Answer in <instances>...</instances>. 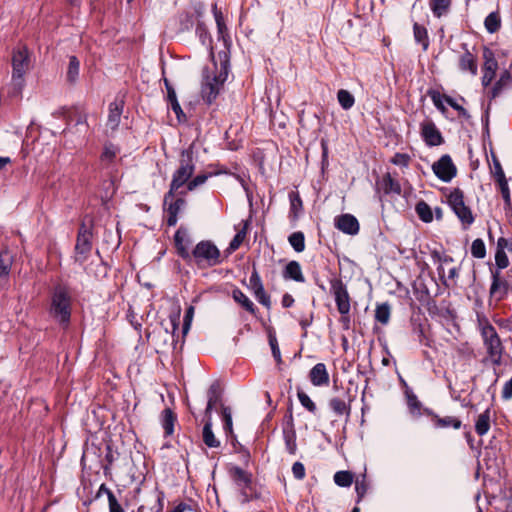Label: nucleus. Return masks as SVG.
<instances>
[{
    "instance_id": "nucleus-28",
    "label": "nucleus",
    "mask_w": 512,
    "mask_h": 512,
    "mask_svg": "<svg viewBox=\"0 0 512 512\" xmlns=\"http://www.w3.org/2000/svg\"><path fill=\"white\" fill-rule=\"evenodd\" d=\"M176 420L177 417L170 408L163 410L161 415V425L164 429L165 436H171L174 433V425Z\"/></svg>"
},
{
    "instance_id": "nucleus-2",
    "label": "nucleus",
    "mask_w": 512,
    "mask_h": 512,
    "mask_svg": "<svg viewBox=\"0 0 512 512\" xmlns=\"http://www.w3.org/2000/svg\"><path fill=\"white\" fill-rule=\"evenodd\" d=\"M72 312V295L67 284L58 283L51 291L49 313L60 325L68 326Z\"/></svg>"
},
{
    "instance_id": "nucleus-20",
    "label": "nucleus",
    "mask_w": 512,
    "mask_h": 512,
    "mask_svg": "<svg viewBox=\"0 0 512 512\" xmlns=\"http://www.w3.org/2000/svg\"><path fill=\"white\" fill-rule=\"evenodd\" d=\"M186 201L183 197H179L174 200V197L172 199H169L168 203L165 205V211L167 212V225L168 226H175L178 221V214L181 211V209L185 206Z\"/></svg>"
},
{
    "instance_id": "nucleus-17",
    "label": "nucleus",
    "mask_w": 512,
    "mask_h": 512,
    "mask_svg": "<svg viewBox=\"0 0 512 512\" xmlns=\"http://www.w3.org/2000/svg\"><path fill=\"white\" fill-rule=\"evenodd\" d=\"M174 242L178 255L186 261H191V252L189 251L191 241L188 238L185 229L179 228L176 231L174 235Z\"/></svg>"
},
{
    "instance_id": "nucleus-57",
    "label": "nucleus",
    "mask_w": 512,
    "mask_h": 512,
    "mask_svg": "<svg viewBox=\"0 0 512 512\" xmlns=\"http://www.w3.org/2000/svg\"><path fill=\"white\" fill-rule=\"evenodd\" d=\"M444 101L454 110H456L460 116L464 117L465 119L470 118L468 111L463 106L459 105L452 97L444 95Z\"/></svg>"
},
{
    "instance_id": "nucleus-33",
    "label": "nucleus",
    "mask_w": 512,
    "mask_h": 512,
    "mask_svg": "<svg viewBox=\"0 0 512 512\" xmlns=\"http://www.w3.org/2000/svg\"><path fill=\"white\" fill-rule=\"evenodd\" d=\"M289 201H290V217L293 219H297L299 214L303 210V202L297 191H291L289 193Z\"/></svg>"
},
{
    "instance_id": "nucleus-62",
    "label": "nucleus",
    "mask_w": 512,
    "mask_h": 512,
    "mask_svg": "<svg viewBox=\"0 0 512 512\" xmlns=\"http://www.w3.org/2000/svg\"><path fill=\"white\" fill-rule=\"evenodd\" d=\"M498 183H499L501 194H502V197H503L505 203L510 204L511 197H510V191H509L507 180L505 179V180L499 181Z\"/></svg>"
},
{
    "instance_id": "nucleus-8",
    "label": "nucleus",
    "mask_w": 512,
    "mask_h": 512,
    "mask_svg": "<svg viewBox=\"0 0 512 512\" xmlns=\"http://www.w3.org/2000/svg\"><path fill=\"white\" fill-rule=\"evenodd\" d=\"M206 10V4L201 1L192 2L186 9L180 12L175 19L178 23V31L185 32L189 31L197 26L198 22H201V17Z\"/></svg>"
},
{
    "instance_id": "nucleus-53",
    "label": "nucleus",
    "mask_w": 512,
    "mask_h": 512,
    "mask_svg": "<svg viewBox=\"0 0 512 512\" xmlns=\"http://www.w3.org/2000/svg\"><path fill=\"white\" fill-rule=\"evenodd\" d=\"M427 95L431 98L433 104L438 110H440L441 112H444L446 110L445 106L443 105L444 95H442L439 91L429 89L427 91Z\"/></svg>"
},
{
    "instance_id": "nucleus-18",
    "label": "nucleus",
    "mask_w": 512,
    "mask_h": 512,
    "mask_svg": "<svg viewBox=\"0 0 512 512\" xmlns=\"http://www.w3.org/2000/svg\"><path fill=\"white\" fill-rule=\"evenodd\" d=\"M335 226L345 234L356 235L359 232V222L351 214H343L336 218Z\"/></svg>"
},
{
    "instance_id": "nucleus-35",
    "label": "nucleus",
    "mask_w": 512,
    "mask_h": 512,
    "mask_svg": "<svg viewBox=\"0 0 512 512\" xmlns=\"http://www.w3.org/2000/svg\"><path fill=\"white\" fill-rule=\"evenodd\" d=\"M490 429V410L481 413L475 423V431L479 436L485 435Z\"/></svg>"
},
{
    "instance_id": "nucleus-46",
    "label": "nucleus",
    "mask_w": 512,
    "mask_h": 512,
    "mask_svg": "<svg viewBox=\"0 0 512 512\" xmlns=\"http://www.w3.org/2000/svg\"><path fill=\"white\" fill-rule=\"evenodd\" d=\"M454 213L456 214V216L458 217V219L461 221L465 228L469 227L474 222V216L472 214V211L470 207H468L467 205Z\"/></svg>"
},
{
    "instance_id": "nucleus-41",
    "label": "nucleus",
    "mask_w": 512,
    "mask_h": 512,
    "mask_svg": "<svg viewBox=\"0 0 512 512\" xmlns=\"http://www.w3.org/2000/svg\"><path fill=\"white\" fill-rule=\"evenodd\" d=\"M337 100L344 110L351 109L355 104L354 96L348 90L345 89H340L337 92Z\"/></svg>"
},
{
    "instance_id": "nucleus-47",
    "label": "nucleus",
    "mask_w": 512,
    "mask_h": 512,
    "mask_svg": "<svg viewBox=\"0 0 512 512\" xmlns=\"http://www.w3.org/2000/svg\"><path fill=\"white\" fill-rule=\"evenodd\" d=\"M369 485L366 481V475H362V477L359 479L357 478L355 481V491L357 494V500L356 503H360L364 496L366 495L368 491Z\"/></svg>"
},
{
    "instance_id": "nucleus-5",
    "label": "nucleus",
    "mask_w": 512,
    "mask_h": 512,
    "mask_svg": "<svg viewBox=\"0 0 512 512\" xmlns=\"http://www.w3.org/2000/svg\"><path fill=\"white\" fill-rule=\"evenodd\" d=\"M190 255L191 261L193 260L201 269L213 267L222 262L220 250L210 240H202L197 243Z\"/></svg>"
},
{
    "instance_id": "nucleus-24",
    "label": "nucleus",
    "mask_w": 512,
    "mask_h": 512,
    "mask_svg": "<svg viewBox=\"0 0 512 512\" xmlns=\"http://www.w3.org/2000/svg\"><path fill=\"white\" fill-rule=\"evenodd\" d=\"M512 87V74L508 70H504L499 79L496 81L494 86L490 92V98L495 99L498 97L504 90Z\"/></svg>"
},
{
    "instance_id": "nucleus-10",
    "label": "nucleus",
    "mask_w": 512,
    "mask_h": 512,
    "mask_svg": "<svg viewBox=\"0 0 512 512\" xmlns=\"http://www.w3.org/2000/svg\"><path fill=\"white\" fill-rule=\"evenodd\" d=\"M354 398L355 396L352 395L350 388L342 389L329 400V407L336 416H345L346 420H348L351 415V403Z\"/></svg>"
},
{
    "instance_id": "nucleus-39",
    "label": "nucleus",
    "mask_w": 512,
    "mask_h": 512,
    "mask_svg": "<svg viewBox=\"0 0 512 512\" xmlns=\"http://www.w3.org/2000/svg\"><path fill=\"white\" fill-rule=\"evenodd\" d=\"M390 315H391V309H390V305L387 302L377 305V307L375 309L376 321H378L382 325H386V324H388V322L390 320Z\"/></svg>"
},
{
    "instance_id": "nucleus-25",
    "label": "nucleus",
    "mask_w": 512,
    "mask_h": 512,
    "mask_svg": "<svg viewBox=\"0 0 512 512\" xmlns=\"http://www.w3.org/2000/svg\"><path fill=\"white\" fill-rule=\"evenodd\" d=\"M124 103L123 101H114L109 105V114L107 119V126L112 130L118 128L121 114L123 111Z\"/></svg>"
},
{
    "instance_id": "nucleus-4",
    "label": "nucleus",
    "mask_w": 512,
    "mask_h": 512,
    "mask_svg": "<svg viewBox=\"0 0 512 512\" xmlns=\"http://www.w3.org/2000/svg\"><path fill=\"white\" fill-rule=\"evenodd\" d=\"M194 170L195 166L193 163L192 152L183 151L181 155L180 166L172 176L169 191L164 195L163 204L166 205L169 199H172L175 196L179 188H181L184 184H188L189 179L194 173Z\"/></svg>"
},
{
    "instance_id": "nucleus-48",
    "label": "nucleus",
    "mask_w": 512,
    "mask_h": 512,
    "mask_svg": "<svg viewBox=\"0 0 512 512\" xmlns=\"http://www.w3.org/2000/svg\"><path fill=\"white\" fill-rule=\"evenodd\" d=\"M268 341H269V345L271 347L272 355H273L275 361L278 364L282 363L280 348H279V345H278V341H277L276 335H275V333L273 331H269V333H268Z\"/></svg>"
},
{
    "instance_id": "nucleus-56",
    "label": "nucleus",
    "mask_w": 512,
    "mask_h": 512,
    "mask_svg": "<svg viewBox=\"0 0 512 512\" xmlns=\"http://www.w3.org/2000/svg\"><path fill=\"white\" fill-rule=\"evenodd\" d=\"M495 269H499L501 272L502 269H505L509 265V259L505 253V251L501 249H497L495 253Z\"/></svg>"
},
{
    "instance_id": "nucleus-15",
    "label": "nucleus",
    "mask_w": 512,
    "mask_h": 512,
    "mask_svg": "<svg viewBox=\"0 0 512 512\" xmlns=\"http://www.w3.org/2000/svg\"><path fill=\"white\" fill-rule=\"evenodd\" d=\"M421 137L430 147L439 146L444 142L441 132L431 120L421 123Z\"/></svg>"
},
{
    "instance_id": "nucleus-49",
    "label": "nucleus",
    "mask_w": 512,
    "mask_h": 512,
    "mask_svg": "<svg viewBox=\"0 0 512 512\" xmlns=\"http://www.w3.org/2000/svg\"><path fill=\"white\" fill-rule=\"evenodd\" d=\"M12 260L7 251L0 252V277L9 275Z\"/></svg>"
},
{
    "instance_id": "nucleus-55",
    "label": "nucleus",
    "mask_w": 512,
    "mask_h": 512,
    "mask_svg": "<svg viewBox=\"0 0 512 512\" xmlns=\"http://www.w3.org/2000/svg\"><path fill=\"white\" fill-rule=\"evenodd\" d=\"M222 406V409H221V414H222V420L224 422V425H223V428H224V431L226 433H232L233 430H232V413H231V409L229 407H226V406Z\"/></svg>"
},
{
    "instance_id": "nucleus-16",
    "label": "nucleus",
    "mask_w": 512,
    "mask_h": 512,
    "mask_svg": "<svg viewBox=\"0 0 512 512\" xmlns=\"http://www.w3.org/2000/svg\"><path fill=\"white\" fill-rule=\"evenodd\" d=\"M423 413L426 414L427 416L431 417V420H432L435 428L444 429V428L452 427L454 429H460L462 426L461 420L457 417H454V416L440 417L439 415L434 413L433 410H431L429 408H424Z\"/></svg>"
},
{
    "instance_id": "nucleus-30",
    "label": "nucleus",
    "mask_w": 512,
    "mask_h": 512,
    "mask_svg": "<svg viewBox=\"0 0 512 512\" xmlns=\"http://www.w3.org/2000/svg\"><path fill=\"white\" fill-rule=\"evenodd\" d=\"M242 224H243V227L237 231V233L235 234V236L229 243L228 248L226 249V252L229 254L236 251L240 247V245L243 243V241L247 235L249 221L243 220Z\"/></svg>"
},
{
    "instance_id": "nucleus-22",
    "label": "nucleus",
    "mask_w": 512,
    "mask_h": 512,
    "mask_svg": "<svg viewBox=\"0 0 512 512\" xmlns=\"http://www.w3.org/2000/svg\"><path fill=\"white\" fill-rule=\"evenodd\" d=\"M462 48L465 50V52L461 55L459 59V68L461 69V71H468L472 75H476L478 70L476 58L468 50L467 44H462Z\"/></svg>"
},
{
    "instance_id": "nucleus-36",
    "label": "nucleus",
    "mask_w": 512,
    "mask_h": 512,
    "mask_svg": "<svg viewBox=\"0 0 512 512\" xmlns=\"http://www.w3.org/2000/svg\"><path fill=\"white\" fill-rule=\"evenodd\" d=\"M164 82L167 90V100L170 103L171 109L179 118L180 114H183V111L177 100L176 92L167 79H165Z\"/></svg>"
},
{
    "instance_id": "nucleus-23",
    "label": "nucleus",
    "mask_w": 512,
    "mask_h": 512,
    "mask_svg": "<svg viewBox=\"0 0 512 512\" xmlns=\"http://www.w3.org/2000/svg\"><path fill=\"white\" fill-rule=\"evenodd\" d=\"M282 276L285 280H293L299 283L305 282V277L302 273L301 265L295 260L287 263L283 269Z\"/></svg>"
},
{
    "instance_id": "nucleus-9",
    "label": "nucleus",
    "mask_w": 512,
    "mask_h": 512,
    "mask_svg": "<svg viewBox=\"0 0 512 512\" xmlns=\"http://www.w3.org/2000/svg\"><path fill=\"white\" fill-rule=\"evenodd\" d=\"M482 336L484 339V345L492 363L496 366L501 365L504 348L496 329L489 324L482 329Z\"/></svg>"
},
{
    "instance_id": "nucleus-12",
    "label": "nucleus",
    "mask_w": 512,
    "mask_h": 512,
    "mask_svg": "<svg viewBox=\"0 0 512 512\" xmlns=\"http://www.w3.org/2000/svg\"><path fill=\"white\" fill-rule=\"evenodd\" d=\"M434 174L443 182H450L457 174V168L448 155H442L438 161L432 165Z\"/></svg>"
},
{
    "instance_id": "nucleus-58",
    "label": "nucleus",
    "mask_w": 512,
    "mask_h": 512,
    "mask_svg": "<svg viewBox=\"0 0 512 512\" xmlns=\"http://www.w3.org/2000/svg\"><path fill=\"white\" fill-rule=\"evenodd\" d=\"M212 175H213L212 173L197 175L196 177H194L192 180H190L188 182V184H187L188 191H193L198 186L204 184L207 181V179L209 177H211Z\"/></svg>"
},
{
    "instance_id": "nucleus-26",
    "label": "nucleus",
    "mask_w": 512,
    "mask_h": 512,
    "mask_svg": "<svg viewBox=\"0 0 512 512\" xmlns=\"http://www.w3.org/2000/svg\"><path fill=\"white\" fill-rule=\"evenodd\" d=\"M381 189L384 194H396L400 195L402 192L401 185L399 181L395 180L390 173H386L383 175L381 181L379 182Z\"/></svg>"
},
{
    "instance_id": "nucleus-11",
    "label": "nucleus",
    "mask_w": 512,
    "mask_h": 512,
    "mask_svg": "<svg viewBox=\"0 0 512 512\" xmlns=\"http://www.w3.org/2000/svg\"><path fill=\"white\" fill-rule=\"evenodd\" d=\"M492 283L489 290L490 299L500 302L508 296L510 285L501 275L499 269L490 268Z\"/></svg>"
},
{
    "instance_id": "nucleus-63",
    "label": "nucleus",
    "mask_w": 512,
    "mask_h": 512,
    "mask_svg": "<svg viewBox=\"0 0 512 512\" xmlns=\"http://www.w3.org/2000/svg\"><path fill=\"white\" fill-rule=\"evenodd\" d=\"M108 505L109 512H125L115 495L113 497L110 496V499L108 500Z\"/></svg>"
},
{
    "instance_id": "nucleus-59",
    "label": "nucleus",
    "mask_w": 512,
    "mask_h": 512,
    "mask_svg": "<svg viewBox=\"0 0 512 512\" xmlns=\"http://www.w3.org/2000/svg\"><path fill=\"white\" fill-rule=\"evenodd\" d=\"M248 287L251 291L263 287L261 277L255 268L253 269L251 276L249 278Z\"/></svg>"
},
{
    "instance_id": "nucleus-43",
    "label": "nucleus",
    "mask_w": 512,
    "mask_h": 512,
    "mask_svg": "<svg viewBox=\"0 0 512 512\" xmlns=\"http://www.w3.org/2000/svg\"><path fill=\"white\" fill-rule=\"evenodd\" d=\"M289 244L292 246V248L300 253L303 252L305 249V236L304 233L301 231L293 232L288 237Z\"/></svg>"
},
{
    "instance_id": "nucleus-52",
    "label": "nucleus",
    "mask_w": 512,
    "mask_h": 512,
    "mask_svg": "<svg viewBox=\"0 0 512 512\" xmlns=\"http://www.w3.org/2000/svg\"><path fill=\"white\" fill-rule=\"evenodd\" d=\"M297 396L303 407H305L311 413L316 412V404L310 399V397L304 391L298 389Z\"/></svg>"
},
{
    "instance_id": "nucleus-40",
    "label": "nucleus",
    "mask_w": 512,
    "mask_h": 512,
    "mask_svg": "<svg viewBox=\"0 0 512 512\" xmlns=\"http://www.w3.org/2000/svg\"><path fill=\"white\" fill-rule=\"evenodd\" d=\"M80 62L74 55L69 57V64L67 69V80L70 83H75L79 76Z\"/></svg>"
},
{
    "instance_id": "nucleus-1",
    "label": "nucleus",
    "mask_w": 512,
    "mask_h": 512,
    "mask_svg": "<svg viewBox=\"0 0 512 512\" xmlns=\"http://www.w3.org/2000/svg\"><path fill=\"white\" fill-rule=\"evenodd\" d=\"M214 63V71L208 68L203 71L201 96L205 103L211 105L218 97L225 81L227 80L230 67V54L227 50L218 53Z\"/></svg>"
},
{
    "instance_id": "nucleus-19",
    "label": "nucleus",
    "mask_w": 512,
    "mask_h": 512,
    "mask_svg": "<svg viewBox=\"0 0 512 512\" xmlns=\"http://www.w3.org/2000/svg\"><path fill=\"white\" fill-rule=\"evenodd\" d=\"M222 396H223V388H222L220 382L216 380L210 385V387L207 391L208 402H207V406L205 409V416L210 417L212 415V411H213L214 407L217 404H221Z\"/></svg>"
},
{
    "instance_id": "nucleus-27",
    "label": "nucleus",
    "mask_w": 512,
    "mask_h": 512,
    "mask_svg": "<svg viewBox=\"0 0 512 512\" xmlns=\"http://www.w3.org/2000/svg\"><path fill=\"white\" fill-rule=\"evenodd\" d=\"M203 442L209 448H218L220 441L215 437L212 431V416H205V424L202 432Z\"/></svg>"
},
{
    "instance_id": "nucleus-6",
    "label": "nucleus",
    "mask_w": 512,
    "mask_h": 512,
    "mask_svg": "<svg viewBox=\"0 0 512 512\" xmlns=\"http://www.w3.org/2000/svg\"><path fill=\"white\" fill-rule=\"evenodd\" d=\"M330 292L334 296L338 312L341 314V321L348 327L350 322L349 313L351 309V298L346 284L340 277H332L329 280Z\"/></svg>"
},
{
    "instance_id": "nucleus-34",
    "label": "nucleus",
    "mask_w": 512,
    "mask_h": 512,
    "mask_svg": "<svg viewBox=\"0 0 512 512\" xmlns=\"http://www.w3.org/2000/svg\"><path fill=\"white\" fill-rule=\"evenodd\" d=\"M404 385L406 387L405 395L407 398V404H408L410 412L413 415L420 416L422 414V412H421L422 403L418 400L417 396L413 393V391L407 387V384L405 382H404Z\"/></svg>"
},
{
    "instance_id": "nucleus-42",
    "label": "nucleus",
    "mask_w": 512,
    "mask_h": 512,
    "mask_svg": "<svg viewBox=\"0 0 512 512\" xmlns=\"http://www.w3.org/2000/svg\"><path fill=\"white\" fill-rule=\"evenodd\" d=\"M486 30L489 33L497 32L501 27V19L498 12H491L484 21Z\"/></svg>"
},
{
    "instance_id": "nucleus-64",
    "label": "nucleus",
    "mask_w": 512,
    "mask_h": 512,
    "mask_svg": "<svg viewBox=\"0 0 512 512\" xmlns=\"http://www.w3.org/2000/svg\"><path fill=\"white\" fill-rule=\"evenodd\" d=\"M502 398L504 400H509L512 398V376L509 381H507L502 390Z\"/></svg>"
},
{
    "instance_id": "nucleus-50",
    "label": "nucleus",
    "mask_w": 512,
    "mask_h": 512,
    "mask_svg": "<svg viewBox=\"0 0 512 512\" xmlns=\"http://www.w3.org/2000/svg\"><path fill=\"white\" fill-rule=\"evenodd\" d=\"M119 153V148L115 145L109 143L104 146L103 152L101 154V160L103 162L111 163L117 154Z\"/></svg>"
},
{
    "instance_id": "nucleus-21",
    "label": "nucleus",
    "mask_w": 512,
    "mask_h": 512,
    "mask_svg": "<svg viewBox=\"0 0 512 512\" xmlns=\"http://www.w3.org/2000/svg\"><path fill=\"white\" fill-rule=\"evenodd\" d=\"M309 378L314 386H324L329 383V374L324 363H317L309 372Z\"/></svg>"
},
{
    "instance_id": "nucleus-37",
    "label": "nucleus",
    "mask_w": 512,
    "mask_h": 512,
    "mask_svg": "<svg viewBox=\"0 0 512 512\" xmlns=\"http://www.w3.org/2000/svg\"><path fill=\"white\" fill-rule=\"evenodd\" d=\"M413 34H414L415 41L422 45L423 50H427V48L429 46V38H428L427 29L424 26L415 22L413 25Z\"/></svg>"
},
{
    "instance_id": "nucleus-13",
    "label": "nucleus",
    "mask_w": 512,
    "mask_h": 512,
    "mask_svg": "<svg viewBox=\"0 0 512 512\" xmlns=\"http://www.w3.org/2000/svg\"><path fill=\"white\" fill-rule=\"evenodd\" d=\"M229 475L236 486L240 488L242 495L245 497V501H249L246 489L250 488L252 485V474L239 466H232L229 469Z\"/></svg>"
},
{
    "instance_id": "nucleus-14",
    "label": "nucleus",
    "mask_w": 512,
    "mask_h": 512,
    "mask_svg": "<svg viewBox=\"0 0 512 512\" xmlns=\"http://www.w3.org/2000/svg\"><path fill=\"white\" fill-rule=\"evenodd\" d=\"M484 65H483V76H482V85L487 87L493 81L496 71L498 69V62L494 56V53L485 48L483 51Z\"/></svg>"
},
{
    "instance_id": "nucleus-31",
    "label": "nucleus",
    "mask_w": 512,
    "mask_h": 512,
    "mask_svg": "<svg viewBox=\"0 0 512 512\" xmlns=\"http://www.w3.org/2000/svg\"><path fill=\"white\" fill-rule=\"evenodd\" d=\"M448 203L453 212H456L466 206L464 193L460 188H454L448 195Z\"/></svg>"
},
{
    "instance_id": "nucleus-38",
    "label": "nucleus",
    "mask_w": 512,
    "mask_h": 512,
    "mask_svg": "<svg viewBox=\"0 0 512 512\" xmlns=\"http://www.w3.org/2000/svg\"><path fill=\"white\" fill-rule=\"evenodd\" d=\"M415 211L418 217L425 223H430L433 220V213L431 207L424 201L420 200L416 206Z\"/></svg>"
},
{
    "instance_id": "nucleus-60",
    "label": "nucleus",
    "mask_w": 512,
    "mask_h": 512,
    "mask_svg": "<svg viewBox=\"0 0 512 512\" xmlns=\"http://www.w3.org/2000/svg\"><path fill=\"white\" fill-rule=\"evenodd\" d=\"M410 161V156L405 153H396L394 157L391 159V162L395 165L408 166Z\"/></svg>"
},
{
    "instance_id": "nucleus-7",
    "label": "nucleus",
    "mask_w": 512,
    "mask_h": 512,
    "mask_svg": "<svg viewBox=\"0 0 512 512\" xmlns=\"http://www.w3.org/2000/svg\"><path fill=\"white\" fill-rule=\"evenodd\" d=\"M93 229L92 219L89 222L82 221L79 226L75 244V259L78 262L86 261L92 250Z\"/></svg>"
},
{
    "instance_id": "nucleus-29",
    "label": "nucleus",
    "mask_w": 512,
    "mask_h": 512,
    "mask_svg": "<svg viewBox=\"0 0 512 512\" xmlns=\"http://www.w3.org/2000/svg\"><path fill=\"white\" fill-rule=\"evenodd\" d=\"M232 297L234 301L240 304L246 311L256 316V306L239 288H236L232 291Z\"/></svg>"
},
{
    "instance_id": "nucleus-51",
    "label": "nucleus",
    "mask_w": 512,
    "mask_h": 512,
    "mask_svg": "<svg viewBox=\"0 0 512 512\" xmlns=\"http://www.w3.org/2000/svg\"><path fill=\"white\" fill-rule=\"evenodd\" d=\"M471 254L478 259H483L486 256V247L482 239L478 238L472 242Z\"/></svg>"
},
{
    "instance_id": "nucleus-44",
    "label": "nucleus",
    "mask_w": 512,
    "mask_h": 512,
    "mask_svg": "<svg viewBox=\"0 0 512 512\" xmlns=\"http://www.w3.org/2000/svg\"><path fill=\"white\" fill-rule=\"evenodd\" d=\"M354 481V475L350 471H337L334 474V482L340 487H349Z\"/></svg>"
},
{
    "instance_id": "nucleus-61",
    "label": "nucleus",
    "mask_w": 512,
    "mask_h": 512,
    "mask_svg": "<svg viewBox=\"0 0 512 512\" xmlns=\"http://www.w3.org/2000/svg\"><path fill=\"white\" fill-rule=\"evenodd\" d=\"M292 473H293V476L297 480L304 479V477H305V467H304V465L301 462H299V461L295 462L292 465Z\"/></svg>"
},
{
    "instance_id": "nucleus-45",
    "label": "nucleus",
    "mask_w": 512,
    "mask_h": 512,
    "mask_svg": "<svg viewBox=\"0 0 512 512\" xmlns=\"http://www.w3.org/2000/svg\"><path fill=\"white\" fill-rule=\"evenodd\" d=\"M283 436H284L287 451L289 452V454L294 455L297 450L296 432L293 429H290V430L284 429Z\"/></svg>"
},
{
    "instance_id": "nucleus-32",
    "label": "nucleus",
    "mask_w": 512,
    "mask_h": 512,
    "mask_svg": "<svg viewBox=\"0 0 512 512\" xmlns=\"http://www.w3.org/2000/svg\"><path fill=\"white\" fill-rule=\"evenodd\" d=\"M429 5L433 15L440 18L449 12L452 0H430Z\"/></svg>"
},
{
    "instance_id": "nucleus-3",
    "label": "nucleus",
    "mask_w": 512,
    "mask_h": 512,
    "mask_svg": "<svg viewBox=\"0 0 512 512\" xmlns=\"http://www.w3.org/2000/svg\"><path fill=\"white\" fill-rule=\"evenodd\" d=\"M30 55L26 46L15 48L12 52V79L13 95H20L25 86V74L30 69Z\"/></svg>"
},
{
    "instance_id": "nucleus-54",
    "label": "nucleus",
    "mask_w": 512,
    "mask_h": 512,
    "mask_svg": "<svg viewBox=\"0 0 512 512\" xmlns=\"http://www.w3.org/2000/svg\"><path fill=\"white\" fill-rule=\"evenodd\" d=\"M252 292L260 304H262L267 309L271 308V298L265 292L264 286L258 289H254Z\"/></svg>"
}]
</instances>
